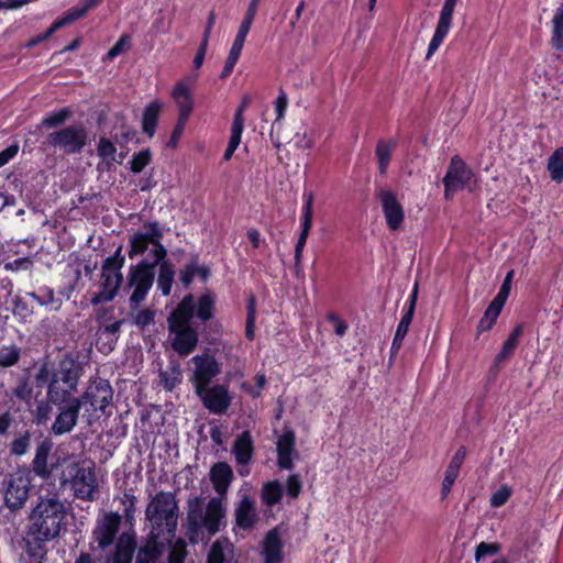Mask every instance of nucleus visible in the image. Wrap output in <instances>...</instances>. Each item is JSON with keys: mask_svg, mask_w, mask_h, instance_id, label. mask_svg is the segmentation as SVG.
<instances>
[{"mask_svg": "<svg viewBox=\"0 0 563 563\" xmlns=\"http://www.w3.org/2000/svg\"><path fill=\"white\" fill-rule=\"evenodd\" d=\"M216 313V295L206 291L196 297L185 295L167 317V329L172 349L180 356L191 354L199 343V331L194 325L196 318L200 324L207 325Z\"/></svg>", "mask_w": 563, "mask_h": 563, "instance_id": "nucleus-1", "label": "nucleus"}, {"mask_svg": "<svg viewBox=\"0 0 563 563\" xmlns=\"http://www.w3.org/2000/svg\"><path fill=\"white\" fill-rule=\"evenodd\" d=\"M67 511L57 498L41 499L30 515V522L21 540L23 561L41 563L47 559L48 544L59 537L66 526Z\"/></svg>", "mask_w": 563, "mask_h": 563, "instance_id": "nucleus-2", "label": "nucleus"}, {"mask_svg": "<svg viewBox=\"0 0 563 563\" xmlns=\"http://www.w3.org/2000/svg\"><path fill=\"white\" fill-rule=\"evenodd\" d=\"M187 537L190 543L210 540L227 527V507L222 497H211L205 506L202 496L187 501Z\"/></svg>", "mask_w": 563, "mask_h": 563, "instance_id": "nucleus-3", "label": "nucleus"}, {"mask_svg": "<svg viewBox=\"0 0 563 563\" xmlns=\"http://www.w3.org/2000/svg\"><path fill=\"white\" fill-rule=\"evenodd\" d=\"M145 231H136L129 236L128 255L131 260L142 256L152 245L148 255L150 265L156 269L162 263H172L167 258L168 251L163 244L164 229L158 221H146L142 224Z\"/></svg>", "mask_w": 563, "mask_h": 563, "instance_id": "nucleus-4", "label": "nucleus"}, {"mask_svg": "<svg viewBox=\"0 0 563 563\" xmlns=\"http://www.w3.org/2000/svg\"><path fill=\"white\" fill-rule=\"evenodd\" d=\"M145 517L152 525V531L174 537L178 517L175 496L169 492L157 493L147 505Z\"/></svg>", "mask_w": 563, "mask_h": 563, "instance_id": "nucleus-5", "label": "nucleus"}, {"mask_svg": "<svg viewBox=\"0 0 563 563\" xmlns=\"http://www.w3.org/2000/svg\"><path fill=\"white\" fill-rule=\"evenodd\" d=\"M155 271L150 265L148 257H143L136 264L130 266L126 286L133 289L129 299L131 308H136L146 299L155 282Z\"/></svg>", "mask_w": 563, "mask_h": 563, "instance_id": "nucleus-6", "label": "nucleus"}, {"mask_svg": "<svg viewBox=\"0 0 563 563\" xmlns=\"http://www.w3.org/2000/svg\"><path fill=\"white\" fill-rule=\"evenodd\" d=\"M88 131L81 123L64 126L48 133L46 143L65 154H79L88 143Z\"/></svg>", "mask_w": 563, "mask_h": 563, "instance_id": "nucleus-7", "label": "nucleus"}, {"mask_svg": "<svg viewBox=\"0 0 563 563\" xmlns=\"http://www.w3.org/2000/svg\"><path fill=\"white\" fill-rule=\"evenodd\" d=\"M122 523V516L115 511L104 512L98 517L91 531L90 549L107 550L118 539V533Z\"/></svg>", "mask_w": 563, "mask_h": 563, "instance_id": "nucleus-8", "label": "nucleus"}, {"mask_svg": "<svg viewBox=\"0 0 563 563\" xmlns=\"http://www.w3.org/2000/svg\"><path fill=\"white\" fill-rule=\"evenodd\" d=\"M31 490V476L27 471H21L10 475L4 489V506L16 512L22 509Z\"/></svg>", "mask_w": 563, "mask_h": 563, "instance_id": "nucleus-9", "label": "nucleus"}, {"mask_svg": "<svg viewBox=\"0 0 563 563\" xmlns=\"http://www.w3.org/2000/svg\"><path fill=\"white\" fill-rule=\"evenodd\" d=\"M190 362L194 364V371L189 380L194 390H199V393L221 374L220 363L214 355L208 352L192 356Z\"/></svg>", "mask_w": 563, "mask_h": 563, "instance_id": "nucleus-10", "label": "nucleus"}, {"mask_svg": "<svg viewBox=\"0 0 563 563\" xmlns=\"http://www.w3.org/2000/svg\"><path fill=\"white\" fill-rule=\"evenodd\" d=\"M473 176L472 169L466 165L463 158L459 155H454L450 161L442 180L445 199H452L455 192L464 189V187L470 184Z\"/></svg>", "mask_w": 563, "mask_h": 563, "instance_id": "nucleus-11", "label": "nucleus"}, {"mask_svg": "<svg viewBox=\"0 0 563 563\" xmlns=\"http://www.w3.org/2000/svg\"><path fill=\"white\" fill-rule=\"evenodd\" d=\"M113 396V389L109 380L103 378H97L92 380L86 391L78 398L80 406H90V410L93 412H104L106 408L110 405ZM89 411V409H87Z\"/></svg>", "mask_w": 563, "mask_h": 563, "instance_id": "nucleus-12", "label": "nucleus"}, {"mask_svg": "<svg viewBox=\"0 0 563 563\" xmlns=\"http://www.w3.org/2000/svg\"><path fill=\"white\" fill-rule=\"evenodd\" d=\"M195 394L201 400L203 407L216 415L225 413L232 401L229 387L224 384L208 385V387L202 388L201 393L195 390Z\"/></svg>", "mask_w": 563, "mask_h": 563, "instance_id": "nucleus-13", "label": "nucleus"}, {"mask_svg": "<svg viewBox=\"0 0 563 563\" xmlns=\"http://www.w3.org/2000/svg\"><path fill=\"white\" fill-rule=\"evenodd\" d=\"M84 375V364L78 354L67 352L53 366L51 377L57 378L63 383L78 385Z\"/></svg>", "mask_w": 563, "mask_h": 563, "instance_id": "nucleus-14", "label": "nucleus"}, {"mask_svg": "<svg viewBox=\"0 0 563 563\" xmlns=\"http://www.w3.org/2000/svg\"><path fill=\"white\" fill-rule=\"evenodd\" d=\"M74 497L85 501H95L99 497V484L95 470L81 467L78 476H76L68 487Z\"/></svg>", "mask_w": 563, "mask_h": 563, "instance_id": "nucleus-15", "label": "nucleus"}, {"mask_svg": "<svg viewBox=\"0 0 563 563\" xmlns=\"http://www.w3.org/2000/svg\"><path fill=\"white\" fill-rule=\"evenodd\" d=\"M112 545L113 550L104 556L103 563H133L137 549L133 530L122 532Z\"/></svg>", "mask_w": 563, "mask_h": 563, "instance_id": "nucleus-16", "label": "nucleus"}, {"mask_svg": "<svg viewBox=\"0 0 563 563\" xmlns=\"http://www.w3.org/2000/svg\"><path fill=\"white\" fill-rule=\"evenodd\" d=\"M457 1L459 0H444L434 34L428 46L426 59H430L433 56V54L443 43L444 38L448 36L452 25L453 13Z\"/></svg>", "mask_w": 563, "mask_h": 563, "instance_id": "nucleus-17", "label": "nucleus"}, {"mask_svg": "<svg viewBox=\"0 0 563 563\" xmlns=\"http://www.w3.org/2000/svg\"><path fill=\"white\" fill-rule=\"evenodd\" d=\"M382 205V210L389 230L397 231L401 228L405 220V210L391 190L382 189L377 192Z\"/></svg>", "mask_w": 563, "mask_h": 563, "instance_id": "nucleus-18", "label": "nucleus"}, {"mask_svg": "<svg viewBox=\"0 0 563 563\" xmlns=\"http://www.w3.org/2000/svg\"><path fill=\"white\" fill-rule=\"evenodd\" d=\"M40 438H42V440L37 443L31 466L36 476L48 479L53 472L57 470V461L48 465V456L53 450L54 443L51 438L43 437L42 432H40Z\"/></svg>", "mask_w": 563, "mask_h": 563, "instance_id": "nucleus-19", "label": "nucleus"}, {"mask_svg": "<svg viewBox=\"0 0 563 563\" xmlns=\"http://www.w3.org/2000/svg\"><path fill=\"white\" fill-rule=\"evenodd\" d=\"M81 406L76 398L71 402L58 406V413L52 424L51 431L55 435L69 433L77 424Z\"/></svg>", "mask_w": 563, "mask_h": 563, "instance_id": "nucleus-20", "label": "nucleus"}, {"mask_svg": "<svg viewBox=\"0 0 563 563\" xmlns=\"http://www.w3.org/2000/svg\"><path fill=\"white\" fill-rule=\"evenodd\" d=\"M302 217H301V231L295 246V265L299 266L302 258L303 247L306 245L309 232L312 225L313 216V194L303 192Z\"/></svg>", "mask_w": 563, "mask_h": 563, "instance_id": "nucleus-21", "label": "nucleus"}, {"mask_svg": "<svg viewBox=\"0 0 563 563\" xmlns=\"http://www.w3.org/2000/svg\"><path fill=\"white\" fill-rule=\"evenodd\" d=\"M123 280V274L113 275V273L101 272V289L99 292L95 294L91 297V305L96 307L103 302L112 301L118 295V291L122 286Z\"/></svg>", "mask_w": 563, "mask_h": 563, "instance_id": "nucleus-22", "label": "nucleus"}, {"mask_svg": "<svg viewBox=\"0 0 563 563\" xmlns=\"http://www.w3.org/2000/svg\"><path fill=\"white\" fill-rule=\"evenodd\" d=\"M234 517L236 527L244 531L252 530L258 521V514L256 511L254 499L244 495L235 507Z\"/></svg>", "mask_w": 563, "mask_h": 563, "instance_id": "nucleus-23", "label": "nucleus"}, {"mask_svg": "<svg viewBox=\"0 0 563 563\" xmlns=\"http://www.w3.org/2000/svg\"><path fill=\"white\" fill-rule=\"evenodd\" d=\"M163 537L169 539L166 534H158L151 531L145 543L141 545L136 552L135 563H156L164 550V543L158 539Z\"/></svg>", "mask_w": 563, "mask_h": 563, "instance_id": "nucleus-24", "label": "nucleus"}, {"mask_svg": "<svg viewBox=\"0 0 563 563\" xmlns=\"http://www.w3.org/2000/svg\"><path fill=\"white\" fill-rule=\"evenodd\" d=\"M210 482L218 494L217 497L225 498L228 489L234 478L232 467L227 462H217L209 473Z\"/></svg>", "mask_w": 563, "mask_h": 563, "instance_id": "nucleus-25", "label": "nucleus"}, {"mask_svg": "<svg viewBox=\"0 0 563 563\" xmlns=\"http://www.w3.org/2000/svg\"><path fill=\"white\" fill-rule=\"evenodd\" d=\"M296 437L292 431L284 432L277 440V465L280 470L294 468L292 455L296 454Z\"/></svg>", "mask_w": 563, "mask_h": 563, "instance_id": "nucleus-26", "label": "nucleus"}, {"mask_svg": "<svg viewBox=\"0 0 563 563\" xmlns=\"http://www.w3.org/2000/svg\"><path fill=\"white\" fill-rule=\"evenodd\" d=\"M78 385L63 383L57 378L51 377L47 384V397L55 406H62L64 402H71L76 397L74 394L77 391Z\"/></svg>", "mask_w": 563, "mask_h": 563, "instance_id": "nucleus-27", "label": "nucleus"}, {"mask_svg": "<svg viewBox=\"0 0 563 563\" xmlns=\"http://www.w3.org/2000/svg\"><path fill=\"white\" fill-rule=\"evenodd\" d=\"M264 563L283 562V542L278 528L271 529L263 541Z\"/></svg>", "mask_w": 563, "mask_h": 563, "instance_id": "nucleus-28", "label": "nucleus"}, {"mask_svg": "<svg viewBox=\"0 0 563 563\" xmlns=\"http://www.w3.org/2000/svg\"><path fill=\"white\" fill-rule=\"evenodd\" d=\"M27 296L32 298L40 307H44L49 312H57L63 306V299L56 296L55 290L49 286H41L34 291H27Z\"/></svg>", "mask_w": 563, "mask_h": 563, "instance_id": "nucleus-29", "label": "nucleus"}, {"mask_svg": "<svg viewBox=\"0 0 563 563\" xmlns=\"http://www.w3.org/2000/svg\"><path fill=\"white\" fill-rule=\"evenodd\" d=\"M170 96L178 108V115L189 118L194 110V99L188 85L184 80L177 81Z\"/></svg>", "mask_w": 563, "mask_h": 563, "instance_id": "nucleus-30", "label": "nucleus"}, {"mask_svg": "<svg viewBox=\"0 0 563 563\" xmlns=\"http://www.w3.org/2000/svg\"><path fill=\"white\" fill-rule=\"evenodd\" d=\"M232 453L239 465H246L254 454V442L249 430L243 431L234 441Z\"/></svg>", "mask_w": 563, "mask_h": 563, "instance_id": "nucleus-31", "label": "nucleus"}, {"mask_svg": "<svg viewBox=\"0 0 563 563\" xmlns=\"http://www.w3.org/2000/svg\"><path fill=\"white\" fill-rule=\"evenodd\" d=\"M163 109V102L159 99H154L148 102L142 113V131L148 137H153L159 120V114Z\"/></svg>", "mask_w": 563, "mask_h": 563, "instance_id": "nucleus-32", "label": "nucleus"}, {"mask_svg": "<svg viewBox=\"0 0 563 563\" xmlns=\"http://www.w3.org/2000/svg\"><path fill=\"white\" fill-rule=\"evenodd\" d=\"M398 141L396 139L378 140L375 146V156L377 158V168L382 176L386 175L389 167L393 152L396 150Z\"/></svg>", "mask_w": 563, "mask_h": 563, "instance_id": "nucleus-33", "label": "nucleus"}, {"mask_svg": "<svg viewBox=\"0 0 563 563\" xmlns=\"http://www.w3.org/2000/svg\"><path fill=\"white\" fill-rule=\"evenodd\" d=\"M60 468V473L58 476L59 486L63 489H66L70 482L78 476L82 465L80 462L74 461L69 457H58L57 459V468Z\"/></svg>", "mask_w": 563, "mask_h": 563, "instance_id": "nucleus-34", "label": "nucleus"}, {"mask_svg": "<svg viewBox=\"0 0 563 563\" xmlns=\"http://www.w3.org/2000/svg\"><path fill=\"white\" fill-rule=\"evenodd\" d=\"M34 405V409L29 408L31 422L37 427H45L51 420L54 402L46 396V398L36 399Z\"/></svg>", "mask_w": 563, "mask_h": 563, "instance_id": "nucleus-35", "label": "nucleus"}, {"mask_svg": "<svg viewBox=\"0 0 563 563\" xmlns=\"http://www.w3.org/2000/svg\"><path fill=\"white\" fill-rule=\"evenodd\" d=\"M12 313L21 322H30L34 314V302L25 292L24 296L16 295L12 301Z\"/></svg>", "mask_w": 563, "mask_h": 563, "instance_id": "nucleus-36", "label": "nucleus"}, {"mask_svg": "<svg viewBox=\"0 0 563 563\" xmlns=\"http://www.w3.org/2000/svg\"><path fill=\"white\" fill-rule=\"evenodd\" d=\"M175 267L173 263H162L158 267L157 275V289L163 296L167 297L172 292L173 284L175 280Z\"/></svg>", "mask_w": 563, "mask_h": 563, "instance_id": "nucleus-37", "label": "nucleus"}, {"mask_svg": "<svg viewBox=\"0 0 563 563\" xmlns=\"http://www.w3.org/2000/svg\"><path fill=\"white\" fill-rule=\"evenodd\" d=\"M551 23L550 44L555 51L563 52V4L555 10Z\"/></svg>", "mask_w": 563, "mask_h": 563, "instance_id": "nucleus-38", "label": "nucleus"}, {"mask_svg": "<svg viewBox=\"0 0 563 563\" xmlns=\"http://www.w3.org/2000/svg\"><path fill=\"white\" fill-rule=\"evenodd\" d=\"M33 435L34 432L30 429L19 432L9 445L10 454L13 456L25 455L31 448Z\"/></svg>", "mask_w": 563, "mask_h": 563, "instance_id": "nucleus-39", "label": "nucleus"}, {"mask_svg": "<svg viewBox=\"0 0 563 563\" xmlns=\"http://www.w3.org/2000/svg\"><path fill=\"white\" fill-rule=\"evenodd\" d=\"M74 115V111L70 107L60 108L57 111L47 113L42 119V126L45 129H56L65 124Z\"/></svg>", "mask_w": 563, "mask_h": 563, "instance_id": "nucleus-40", "label": "nucleus"}, {"mask_svg": "<svg viewBox=\"0 0 563 563\" xmlns=\"http://www.w3.org/2000/svg\"><path fill=\"white\" fill-rule=\"evenodd\" d=\"M503 308L497 307L494 303H489L486 308L483 317L478 321L476 329V336L478 338L482 333L490 331L493 327L496 324L497 319L501 312Z\"/></svg>", "mask_w": 563, "mask_h": 563, "instance_id": "nucleus-41", "label": "nucleus"}, {"mask_svg": "<svg viewBox=\"0 0 563 563\" xmlns=\"http://www.w3.org/2000/svg\"><path fill=\"white\" fill-rule=\"evenodd\" d=\"M22 355V349L16 344L0 345V368H9L15 366Z\"/></svg>", "mask_w": 563, "mask_h": 563, "instance_id": "nucleus-42", "label": "nucleus"}, {"mask_svg": "<svg viewBox=\"0 0 563 563\" xmlns=\"http://www.w3.org/2000/svg\"><path fill=\"white\" fill-rule=\"evenodd\" d=\"M33 386L29 376H22L18 379L15 386L12 388V395L20 401L24 402L27 408L32 406Z\"/></svg>", "mask_w": 563, "mask_h": 563, "instance_id": "nucleus-43", "label": "nucleus"}, {"mask_svg": "<svg viewBox=\"0 0 563 563\" xmlns=\"http://www.w3.org/2000/svg\"><path fill=\"white\" fill-rule=\"evenodd\" d=\"M161 383L165 390L172 391L177 385L181 383L183 373L180 365L172 364L166 371L159 372Z\"/></svg>", "mask_w": 563, "mask_h": 563, "instance_id": "nucleus-44", "label": "nucleus"}, {"mask_svg": "<svg viewBox=\"0 0 563 563\" xmlns=\"http://www.w3.org/2000/svg\"><path fill=\"white\" fill-rule=\"evenodd\" d=\"M283 493L282 484L278 481H272L263 485L261 497L265 505L272 507L280 501Z\"/></svg>", "mask_w": 563, "mask_h": 563, "instance_id": "nucleus-45", "label": "nucleus"}, {"mask_svg": "<svg viewBox=\"0 0 563 563\" xmlns=\"http://www.w3.org/2000/svg\"><path fill=\"white\" fill-rule=\"evenodd\" d=\"M548 170L553 181L563 180V147L556 148L548 159Z\"/></svg>", "mask_w": 563, "mask_h": 563, "instance_id": "nucleus-46", "label": "nucleus"}, {"mask_svg": "<svg viewBox=\"0 0 563 563\" xmlns=\"http://www.w3.org/2000/svg\"><path fill=\"white\" fill-rule=\"evenodd\" d=\"M123 246L119 245L113 255L107 257L101 266L102 273L122 274L121 269L125 264V256L122 254Z\"/></svg>", "mask_w": 563, "mask_h": 563, "instance_id": "nucleus-47", "label": "nucleus"}, {"mask_svg": "<svg viewBox=\"0 0 563 563\" xmlns=\"http://www.w3.org/2000/svg\"><path fill=\"white\" fill-rule=\"evenodd\" d=\"M412 317H409V314H402L401 319L397 325L391 346H390V353L397 354L400 350L404 339L406 338L410 323L412 322Z\"/></svg>", "mask_w": 563, "mask_h": 563, "instance_id": "nucleus-48", "label": "nucleus"}, {"mask_svg": "<svg viewBox=\"0 0 563 563\" xmlns=\"http://www.w3.org/2000/svg\"><path fill=\"white\" fill-rule=\"evenodd\" d=\"M224 545L232 551L233 545L228 538L216 540L207 555V563H225Z\"/></svg>", "mask_w": 563, "mask_h": 563, "instance_id": "nucleus-49", "label": "nucleus"}, {"mask_svg": "<svg viewBox=\"0 0 563 563\" xmlns=\"http://www.w3.org/2000/svg\"><path fill=\"white\" fill-rule=\"evenodd\" d=\"M100 0H84L82 4L80 7H74L68 9L63 16L68 22V24H71L76 22L77 20L84 18L89 10L95 8Z\"/></svg>", "mask_w": 563, "mask_h": 563, "instance_id": "nucleus-50", "label": "nucleus"}, {"mask_svg": "<svg viewBox=\"0 0 563 563\" xmlns=\"http://www.w3.org/2000/svg\"><path fill=\"white\" fill-rule=\"evenodd\" d=\"M196 277V253L191 254L190 261L179 269V283L186 288H190Z\"/></svg>", "mask_w": 563, "mask_h": 563, "instance_id": "nucleus-51", "label": "nucleus"}, {"mask_svg": "<svg viewBox=\"0 0 563 563\" xmlns=\"http://www.w3.org/2000/svg\"><path fill=\"white\" fill-rule=\"evenodd\" d=\"M255 318H256L255 297L252 295L249 298L247 303H246L245 336L249 341H253L255 338V333H254Z\"/></svg>", "mask_w": 563, "mask_h": 563, "instance_id": "nucleus-52", "label": "nucleus"}, {"mask_svg": "<svg viewBox=\"0 0 563 563\" xmlns=\"http://www.w3.org/2000/svg\"><path fill=\"white\" fill-rule=\"evenodd\" d=\"M152 161V152L150 148H143L135 153L130 161V169L134 174L141 173Z\"/></svg>", "mask_w": 563, "mask_h": 563, "instance_id": "nucleus-53", "label": "nucleus"}, {"mask_svg": "<svg viewBox=\"0 0 563 563\" xmlns=\"http://www.w3.org/2000/svg\"><path fill=\"white\" fill-rule=\"evenodd\" d=\"M97 153L101 159L107 161L108 163H112V162L117 161L115 159V153H117L115 145L110 139H107L104 136H101L99 139L98 146H97Z\"/></svg>", "mask_w": 563, "mask_h": 563, "instance_id": "nucleus-54", "label": "nucleus"}, {"mask_svg": "<svg viewBox=\"0 0 563 563\" xmlns=\"http://www.w3.org/2000/svg\"><path fill=\"white\" fill-rule=\"evenodd\" d=\"M69 25L68 22L65 20V18L62 15L57 18L51 26L44 32L41 33L34 37H32L29 42V46H35L44 41H46L48 37H51L57 30Z\"/></svg>", "mask_w": 563, "mask_h": 563, "instance_id": "nucleus-55", "label": "nucleus"}, {"mask_svg": "<svg viewBox=\"0 0 563 563\" xmlns=\"http://www.w3.org/2000/svg\"><path fill=\"white\" fill-rule=\"evenodd\" d=\"M131 46V37L128 34H122L117 43L108 51L104 59L112 60L117 56L128 51Z\"/></svg>", "mask_w": 563, "mask_h": 563, "instance_id": "nucleus-56", "label": "nucleus"}, {"mask_svg": "<svg viewBox=\"0 0 563 563\" xmlns=\"http://www.w3.org/2000/svg\"><path fill=\"white\" fill-rule=\"evenodd\" d=\"M501 550V545L497 542L488 543L481 542L476 545L475 549V561L479 562V560L486 555H495L498 554Z\"/></svg>", "mask_w": 563, "mask_h": 563, "instance_id": "nucleus-57", "label": "nucleus"}, {"mask_svg": "<svg viewBox=\"0 0 563 563\" xmlns=\"http://www.w3.org/2000/svg\"><path fill=\"white\" fill-rule=\"evenodd\" d=\"M511 496V488L508 485L500 486L496 492L493 493L489 499V504L494 508L504 506Z\"/></svg>", "mask_w": 563, "mask_h": 563, "instance_id": "nucleus-58", "label": "nucleus"}, {"mask_svg": "<svg viewBox=\"0 0 563 563\" xmlns=\"http://www.w3.org/2000/svg\"><path fill=\"white\" fill-rule=\"evenodd\" d=\"M460 472L453 471L451 468L445 470L444 478L442 481L441 486V499L444 500L451 493L452 487L459 477Z\"/></svg>", "mask_w": 563, "mask_h": 563, "instance_id": "nucleus-59", "label": "nucleus"}, {"mask_svg": "<svg viewBox=\"0 0 563 563\" xmlns=\"http://www.w3.org/2000/svg\"><path fill=\"white\" fill-rule=\"evenodd\" d=\"M302 489V482L298 474H291L286 482L287 495L291 498H298Z\"/></svg>", "mask_w": 563, "mask_h": 563, "instance_id": "nucleus-60", "label": "nucleus"}, {"mask_svg": "<svg viewBox=\"0 0 563 563\" xmlns=\"http://www.w3.org/2000/svg\"><path fill=\"white\" fill-rule=\"evenodd\" d=\"M154 318H155V312L150 308H145V309L140 310L134 316V323L139 328L144 329L154 322Z\"/></svg>", "mask_w": 563, "mask_h": 563, "instance_id": "nucleus-61", "label": "nucleus"}, {"mask_svg": "<svg viewBox=\"0 0 563 563\" xmlns=\"http://www.w3.org/2000/svg\"><path fill=\"white\" fill-rule=\"evenodd\" d=\"M187 555L186 545L184 542H177L169 551L168 563H185Z\"/></svg>", "mask_w": 563, "mask_h": 563, "instance_id": "nucleus-62", "label": "nucleus"}, {"mask_svg": "<svg viewBox=\"0 0 563 563\" xmlns=\"http://www.w3.org/2000/svg\"><path fill=\"white\" fill-rule=\"evenodd\" d=\"M188 119H189L188 117L178 115L177 122L173 129L170 139L168 141L169 147H174L177 145V143L184 132V129H185V125H186Z\"/></svg>", "mask_w": 563, "mask_h": 563, "instance_id": "nucleus-63", "label": "nucleus"}, {"mask_svg": "<svg viewBox=\"0 0 563 563\" xmlns=\"http://www.w3.org/2000/svg\"><path fill=\"white\" fill-rule=\"evenodd\" d=\"M134 135L135 131L133 128L128 124H123L121 126L120 133H117L113 139L119 146L124 147L129 144L130 141H132Z\"/></svg>", "mask_w": 563, "mask_h": 563, "instance_id": "nucleus-64", "label": "nucleus"}]
</instances>
